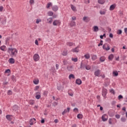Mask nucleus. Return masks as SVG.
Instances as JSON below:
<instances>
[{
    "label": "nucleus",
    "mask_w": 127,
    "mask_h": 127,
    "mask_svg": "<svg viewBox=\"0 0 127 127\" xmlns=\"http://www.w3.org/2000/svg\"><path fill=\"white\" fill-rule=\"evenodd\" d=\"M18 51L15 48H9L7 52L9 53L10 57H16Z\"/></svg>",
    "instance_id": "obj_1"
},
{
    "label": "nucleus",
    "mask_w": 127,
    "mask_h": 127,
    "mask_svg": "<svg viewBox=\"0 0 127 127\" xmlns=\"http://www.w3.org/2000/svg\"><path fill=\"white\" fill-rule=\"evenodd\" d=\"M107 94H108V89L103 87L102 91V95L103 97L106 99L107 98Z\"/></svg>",
    "instance_id": "obj_2"
},
{
    "label": "nucleus",
    "mask_w": 127,
    "mask_h": 127,
    "mask_svg": "<svg viewBox=\"0 0 127 127\" xmlns=\"http://www.w3.org/2000/svg\"><path fill=\"white\" fill-rule=\"evenodd\" d=\"M33 58L35 62H37V61H39V59H40V57L38 54H35L34 55Z\"/></svg>",
    "instance_id": "obj_3"
},
{
    "label": "nucleus",
    "mask_w": 127,
    "mask_h": 127,
    "mask_svg": "<svg viewBox=\"0 0 127 127\" xmlns=\"http://www.w3.org/2000/svg\"><path fill=\"white\" fill-rule=\"evenodd\" d=\"M53 24L54 26H59L61 24V21L60 20H55L54 21Z\"/></svg>",
    "instance_id": "obj_4"
},
{
    "label": "nucleus",
    "mask_w": 127,
    "mask_h": 127,
    "mask_svg": "<svg viewBox=\"0 0 127 127\" xmlns=\"http://www.w3.org/2000/svg\"><path fill=\"white\" fill-rule=\"evenodd\" d=\"M103 49H104V50H106V51H108V50H110V49H111V48H110V45L107 44H106L105 45H103Z\"/></svg>",
    "instance_id": "obj_5"
},
{
    "label": "nucleus",
    "mask_w": 127,
    "mask_h": 127,
    "mask_svg": "<svg viewBox=\"0 0 127 127\" xmlns=\"http://www.w3.org/2000/svg\"><path fill=\"white\" fill-rule=\"evenodd\" d=\"M100 74H101L100 69H97L94 72V75L95 77H100Z\"/></svg>",
    "instance_id": "obj_6"
},
{
    "label": "nucleus",
    "mask_w": 127,
    "mask_h": 127,
    "mask_svg": "<svg viewBox=\"0 0 127 127\" xmlns=\"http://www.w3.org/2000/svg\"><path fill=\"white\" fill-rule=\"evenodd\" d=\"M86 65H87V63H83V62H81V63L80 64V69H85V68H86Z\"/></svg>",
    "instance_id": "obj_7"
},
{
    "label": "nucleus",
    "mask_w": 127,
    "mask_h": 127,
    "mask_svg": "<svg viewBox=\"0 0 127 127\" xmlns=\"http://www.w3.org/2000/svg\"><path fill=\"white\" fill-rule=\"evenodd\" d=\"M36 121V119L35 118L31 119L29 120V124L30 126H33L34 123Z\"/></svg>",
    "instance_id": "obj_8"
},
{
    "label": "nucleus",
    "mask_w": 127,
    "mask_h": 127,
    "mask_svg": "<svg viewBox=\"0 0 127 127\" xmlns=\"http://www.w3.org/2000/svg\"><path fill=\"white\" fill-rule=\"evenodd\" d=\"M79 46H77L75 48L72 49L71 51L74 52L75 53H78L80 50H79Z\"/></svg>",
    "instance_id": "obj_9"
},
{
    "label": "nucleus",
    "mask_w": 127,
    "mask_h": 127,
    "mask_svg": "<svg viewBox=\"0 0 127 127\" xmlns=\"http://www.w3.org/2000/svg\"><path fill=\"white\" fill-rule=\"evenodd\" d=\"M36 94L35 96L36 99H37V100H39V99L41 98V94L40 93V92H38L36 93Z\"/></svg>",
    "instance_id": "obj_10"
},
{
    "label": "nucleus",
    "mask_w": 127,
    "mask_h": 127,
    "mask_svg": "<svg viewBox=\"0 0 127 127\" xmlns=\"http://www.w3.org/2000/svg\"><path fill=\"white\" fill-rule=\"evenodd\" d=\"M83 20L85 22H89V21H90V18L89 17L84 16L83 18Z\"/></svg>",
    "instance_id": "obj_11"
},
{
    "label": "nucleus",
    "mask_w": 127,
    "mask_h": 127,
    "mask_svg": "<svg viewBox=\"0 0 127 127\" xmlns=\"http://www.w3.org/2000/svg\"><path fill=\"white\" fill-rule=\"evenodd\" d=\"M8 62L10 64H14L15 61L14 60L13 58H11L9 59Z\"/></svg>",
    "instance_id": "obj_12"
},
{
    "label": "nucleus",
    "mask_w": 127,
    "mask_h": 127,
    "mask_svg": "<svg viewBox=\"0 0 127 127\" xmlns=\"http://www.w3.org/2000/svg\"><path fill=\"white\" fill-rule=\"evenodd\" d=\"M58 9H59V7H58V6H57V5H54L52 7V10H53V11H55V12L57 11Z\"/></svg>",
    "instance_id": "obj_13"
},
{
    "label": "nucleus",
    "mask_w": 127,
    "mask_h": 127,
    "mask_svg": "<svg viewBox=\"0 0 127 127\" xmlns=\"http://www.w3.org/2000/svg\"><path fill=\"white\" fill-rule=\"evenodd\" d=\"M75 83L77 85H81L82 84V80L80 78H77L76 80Z\"/></svg>",
    "instance_id": "obj_14"
},
{
    "label": "nucleus",
    "mask_w": 127,
    "mask_h": 127,
    "mask_svg": "<svg viewBox=\"0 0 127 127\" xmlns=\"http://www.w3.org/2000/svg\"><path fill=\"white\" fill-rule=\"evenodd\" d=\"M66 45L67 46L71 47V46H73V45H75V43H73V42H67L66 43Z\"/></svg>",
    "instance_id": "obj_15"
},
{
    "label": "nucleus",
    "mask_w": 127,
    "mask_h": 127,
    "mask_svg": "<svg viewBox=\"0 0 127 127\" xmlns=\"http://www.w3.org/2000/svg\"><path fill=\"white\" fill-rule=\"evenodd\" d=\"M93 31L94 32H98V31H99V27H98V26H94L93 27Z\"/></svg>",
    "instance_id": "obj_16"
},
{
    "label": "nucleus",
    "mask_w": 127,
    "mask_h": 127,
    "mask_svg": "<svg viewBox=\"0 0 127 127\" xmlns=\"http://www.w3.org/2000/svg\"><path fill=\"white\" fill-rule=\"evenodd\" d=\"M11 117H12V115H7L6 116V119L8 121H9V122H10V121H11V120H12V118H11Z\"/></svg>",
    "instance_id": "obj_17"
},
{
    "label": "nucleus",
    "mask_w": 127,
    "mask_h": 127,
    "mask_svg": "<svg viewBox=\"0 0 127 127\" xmlns=\"http://www.w3.org/2000/svg\"><path fill=\"white\" fill-rule=\"evenodd\" d=\"M33 83L35 85H38L39 84V80L38 79H34L33 80Z\"/></svg>",
    "instance_id": "obj_18"
},
{
    "label": "nucleus",
    "mask_w": 127,
    "mask_h": 127,
    "mask_svg": "<svg viewBox=\"0 0 127 127\" xmlns=\"http://www.w3.org/2000/svg\"><path fill=\"white\" fill-rule=\"evenodd\" d=\"M116 8V4H112L110 7V10H114Z\"/></svg>",
    "instance_id": "obj_19"
},
{
    "label": "nucleus",
    "mask_w": 127,
    "mask_h": 127,
    "mask_svg": "<svg viewBox=\"0 0 127 127\" xmlns=\"http://www.w3.org/2000/svg\"><path fill=\"white\" fill-rule=\"evenodd\" d=\"M99 60H100V62H105V61L106 60V57L102 56L100 58Z\"/></svg>",
    "instance_id": "obj_20"
},
{
    "label": "nucleus",
    "mask_w": 127,
    "mask_h": 127,
    "mask_svg": "<svg viewBox=\"0 0 127 127\" xmlns=\"http://www.w3.org/2000/svg\"><path fill=\"white\" fill-rule=\"evenodd\" d=\"M70 27H73V26H76V22L74 21H71L70 23L69 24Z\"/></svg>",
    "instance_id": "obj_21"
},
{
    "label": "nucleus",
    "mask_w": 127,
    "mask_h": 127,
    "mask_svg": "<svg viewBox=\"0 0 127 127\" xmlns=\"http://www.w3.org/2000/svg\"><path fill=\"white\" fill-rule=\"evenodd\" d=\"M91 59L93 61H95V60H97V55H91Z\"/></svg>",
    "instance_id": "obj_22"
},
{
    "label": "nucleus",
    "mask_w": 127,
    "mask_h": 127,
    "mask_svg": "<svg viewBox=\"0 0 127 127\" xmlns=\"http://www.w3.org/2000/svg\"><path fill=\"white\" fill-rule=\"evenodd\" d=\"M11 79L14 83H15V82H16V77L14 76V75H12L11 76Z\"/></svg>",
    "instance_id": "obj_23"
},
{
    "label": "nucleus",
    "mask_w": 127,
    "mask_h": 127,
    "mask_svg": "<svg viewBox=\"0 0 127 127\" xmlns=\"http://www.w3.org/2000/svg\"><path fill=\"white\" fill-rule=\"evenodd\" d=\"M5 48H6V47L5 45H3L0 47V49L2 51H5Z\"/></svg>",
    "instance_id": "obj_24"
},
{
    "label": "nucleus",
    "mask_w": 127,
    "mask_h": 127,
    "mask_svg": "<svg viewBox=\"0 0 127 127\" xmlns=\"http://www.w3.org/2000/svg\"><path fill=\"white\" fill-rule=\"evenodd\" d=\"M98 2L100 4H104V3L105 2V0H98Z\"/></svg>",
    "instance_id": "obj_25"
},
{
    "label": "nucleus",
    "mask_w": 127,
    "mask_h": 127,
    "mask_svg": "<svg viewBox=\"0 0 127 127\" xmlns=\"http://www.w3.org/2000/svg\"><path fill=\"white\" fill-rule=\"evenodd\" d=\"M113 76L117 77V76H119V72H118L117 71H113Z\"/></svg>",
    "instance_id": "obj_26"
},
{
    "label": "nucleus",
    "mask_w": 127,
    "mask_h": 127,
    "mask_svg": "<svg viewBox=\"0 0 127 127\" xmlns=\"http://www.w3.org/2000/svg\"><path fill=\"white\" fill-rule=\"evenodd\" d=\"M108 59L109 60H113V59H114V55L111 54L108 57Z\"/></svg>",
    "instance_id": "obj_27"
},
{
    "label": "nucleus",
    "mask_w": 127,
    "mask_h": 127,
    "mask_svg": "<svg viewBox=\"0 0 127 127\" xmlns=\"http://www.w3.org/2000/svg\"><path fill=\"white\" fill-rule=\"evenodd\" d=\"M52 17H50L49 18L47 19L48 23L51 24V23H52Z\"/></svg>",
    "instance_id": "obj_28"
},
{
    "label": "nucleus",
    "mask_w": 127,
    "mask_h": 127,
    "mask_svg": "<svg viewBox=\"0 0 127 127\" xmlns=\"http://www.w3.org/2000/svg\"><path fill=\"white\" fill-rule=\"evenodd\" d=\"M70 6L72 10H73V11H76V10H77L76 9V7L75 6H73V4H71Z\"/></svg>",
    "instance_id": "obj_29"
},
{
    "label": "nucleus",
    "mask_w": 127,
    "mask_h": 127,
    "mask_svg": "<svg viewBox=\"0 0 127 127\" xmlns=\"http://www.w3.org/2000/svg\"><path fill=\"white\" fill-rule=\"evenodd\" d=\"M85 59H90V54H87L84 55Z\"/></svg>",
    "instance_id": "obj_30"
},
{
    "label": "nucleus",
    "mask_w": 127,
    "mask_h": 127,
    "mask_svg": "<svg viewBox=\"0 0 127 127\" xmlns=\"http://www.w3.org/2000/svg\"><path fill=\"white\" fill-rule=\"evenodd\" d=\"M102 120L103 122H106V121H108V118H105V115H103L102 116Z\"/></svg>",
    "instance_id": "obj_31"
},
{
    "label": "nucleus",
    "mask_w": 127,
    "mask_h": 127,
    "mask_svg": "<svg viewBox=\"0 0 127 127\" xmlns=\"http://www.w3.org/2000/svg\"><path fill=\"white\" fill-rule=\"evenodd\" d=\"M121 120V122H122L123 123L127 122V118H126L125 117H122Z\"/></svg>",
    "instance_id": "obj_32"
},
{
    "label": "nucleus",
    "mask_w": 127,
    "mask_h": 127,
    "mask_svg": "<svg viewBox=\"0 0 127 127\" xmlns=\"http://www.w3.org/2000/svg\"><path fill=\"white\" fill-rule=\"evenodd\" d=\"M77 119H83V115L81 114H79L77 115Z\"/></svg>",
    "instance_id": "obj_33"
},
{
    "label": "nucleus",
    "mask_w": 127,
    "mask_h": 127,
    "mask_svg": "<svg viewBox=\"0 0 127 127\" xmlns=\"http://www.w3.org/2000/svg\"><path fill=\"white\" fill-rule=\"evenodd\" d=\"M29 104L31 105V106H33V105H34V100H30L29 101Z\"/></svg>",
    "instance_id": "obj_34"
},
{
    "label": "nucleus",
    "mask_w": 127,
    "mask_h": 127,
    "mask_svg": "<svg viewBox=\"0 0 127 127\" xmlns=\"http://www.w3.org/2000/svg\"><path fill=\"white\" fill-rule=\"evenodd\" d=\"M69 79H71L72 78V79H75V75L73 74H70L68 76Z\"/></svg>",
    "instance_id": "obj_35"
},
{
    "label": "nucleus",
    "mask_w": 127,
    "mask_h": 127,
    "mask_svg": "<svg viewBox=\"0 0 127 127\" xmlns=\"http://www.w3.org/2000/svg\"><path fill=\"white\" fill-rule=\"evenodd\" d=\"M85 69H86V70H90L91 66H90L89 65L87 64L86 66H85Z\"/></svg>",
    "instance_id": "obj_36"
},
{
    "label": "nucleus",
    "mask_w": 127,
    "mask_h": 127,
    "mask_svg": "<svg viewBox=\"0 0 127 127\" xmlns=\"http://www.w3.org/2000/svg\"><path fill=\"white\" fill-rule=\"evenodd\" d=\"M67 69L68 71H72V69H73V66H67Z\"/></svg>",
    "instance_id": "obj_37"
},
{
    "label": "nucleus",
    "mask_w": 127,
    "mask_h": 127,
    "mask_svg": "<svg viewBox=\"0 0 127 127\" xmlns=\"http://www.w3.org/2000/svg\"><path fill=\"white\" fill-rule=\"evenodd\" d=\"M63 56H67L68 55V52L67 51H64L62 53Z\"/></svg>",
    "instance_id": "obj_38"
},
{
    "label": "nucleus",
    "mask_w": 127,
    "mask_h": 127,
    "mask_svg": "<svg viewBox=\"0 0 127 127\" xmlns=\"http://www.w3.org/2000/svg\"><path fill=\"white\" fill-rule=\"evenodd\" d=\"M54 13L51 11H50L48 12V15H49V16H52V15H53Z\"/></svg>",
    "instance_id": "obj_39"
},
{
    "label": "nucleus",
    "mask_w": 127,
    "mask_h": 127,
    "mask_svg": "<svg viewBox=\"0 0 127 127\" xmlns=\"http://www.w3.org/2000/svg\"><path fill=\"white\" fill-rule=\"evenodd\" d=\"M51 5H52V3H51V2L48 3L47 5V6H46L47 8H49V7L50 6H51Z\"/></svg>",
    "instance_id": "obj_40"
},
{
    "label": "nucleus",
    "mask_w": 127,
    "mask_h": 127,
    "mask_svg": "<svg viewBox=\"0 0 127 127\" xmlns=\"http://www.w3.org/2000/svg\"><path fill=\"white\" fill-rule=\"evenodd\" d=\"M122 33H123V31H122V30L119 29L117 30V34L120 35L122 34Z\"/></svg>",
    "instance_id": "obj_41"
},
{
    "label": "nucleus",
    "mask_w": 127,
    "mask_h": 127,
    "mask_svg": "<svg viewBox=\"0 0 127 127\" xmlns=\"http://www.w3.org/2000/svg\"><path fill=\"white\" fill-rule=\"evenodd\" d=\"M47 95H48V91H45L43 92V95L47 97Z\"/></svg>",
    "instance_id": "obj_42"
},
{
    "label": "nucleus",
    "mask_w": 127,
    "mask_h": 127,
    "mask_svg": "<svg viewBox=\"0 0 127 127\" xmlns=\"http://www.w3.org/2000/svg\"><path fill=\"white\" fill-rule=\"evenodd\" d=\"M18 108V106L17 105H14L13 107V111H16Z\"/></svg>",
    "instance_id": "obj_43"
},
{
    "label": "nucleus",
    "mask_w": 127,
    "mask_h": 127,
    "mask_svg": "<svg viewBox=\"0 0 127 127\" xmlns=\"http://www.w3.org/2000/svg\"><path fill=\"white\" fill-rule=\"evenodd\" d=\"M70 108H69V107H67V109H64V112H65V113H69V112H70Z\"/></svg>",
    "instance_id": "obj_44"
},
{
    "label": "nucleus",
    "mask_w": 127,
    "mask_h": 127,
    "mask_svg": "<svg viewBox=\"0 0 127 127\" xmlns=\"http://www.w3.org/2000/svg\"><path fill=\"white\" fill-rule=\"evenodd\" d=\"M57 89L58 90V91H62V86H57Z\"/></svg>",
    "instance_id": "obj_45"
},
{
    "label": "nucleus",
    "mask_w": 127,
    "mask_h": 127,
    "mask_svg": "<svg viewBox=\"0 0 127 127\" xmlns=\"http://www.w3.org/2000/svg\"><path fill=\"white\" fill-rule=\"evenodd\" d=\"M29 3L31 5H33V4H34V0H30Z\"/></svg>",
    "instance_id": "obj_46"
},
{
    "label": "nucleus",
    "mask_w": 127,
    "mask_h": 127,
    "mask_svg": "<svg viewBox=\"0 0 127 127\" xmlns=\"http://www.w3.org/2000/svg\"><path fill=\"white\" fill-rule=\"evenodd\" d=\"M41 21H42L41 19H37L36 21V23L38 24L39 22H41Z\"/></svg>",
    "instance_id": "obj_47"
},
{
    "label": "nucleus",
    "mask_w": 127,
    "mask_h": 127,
    "mask_svg": "<svg viewBox=\"0 0 127 127\" xmlns=\"http://www.w3.org/2000/svg\"><path fill=\"white\" fill-rule=\"evenodd\" d=\"M72 61H73V62H77L78 61V58H72L71 59Z\"/></svg>",
    "instance_id": "obj_48"
},
{
    "label": "nucleus",
    "mask_w": 127,
    "mask_h": 127,
    "mask_svg": "<svg viewBox=\"0 0 127 127\" xmlns=\"http://www.w3.org/2000/svg\"><path fill=\"white\" fill-rule=\"evenodd\" d=\"M7 95H8L9 96H10V95H12V91H11V90H8Z\"/></svg>",
    "instance_id": "obj_49"
},
{
    "label": "nucleus",
    "mask_w": 127,
    "mask_h": 127,
    "mask_svg": "<svg viewBox=\"0 0 127 127\" xmlns=\"http://www.w3.org/2000/svg\"><path fill=\"white\" fill-rule=\"evenodd\" d=\"M1 23L3 25L5 24V23H6V19H3L2 21L1 22Z\"/></svg>",
    "instance_id": "obj_50"
},
{
    "label": "nucleus",
    "mask_w": 127,
    "mask_h": 127,
    "mask_svg": "<svg viewBox=\"0 0 127 127\" xmlns=\"http://www.w3.org/2000/svg\"><path fill=\"white\" fill-rule=\"evenodd\" d=\"M63 63H64V65L65 66H66V65H67L68 64V61L64 60L63 61Z\"/></svg>",
    "instance_id": "obj_51"
},
{
    "label": "nucleus",
    "mask_w": 127,
    "mask_h": 127,
    "mask_svg": "<svg viewBox=\"0 0 127 127\" xmlns=\"http://www.w3.org/2000/svg\"><path fill=\"white\" fill-rule=\"evenodd\" d=\"M124 97L122 95H120L118 96V100H121V99H123Z\"/></svg>",
    "instance_id": "obj_52"
},
{
    "label": "nucleus",
    "mask_w": 127,
    "mask_h": 127,
    "mask_svg": "<svg viewBox=\"0 0 127 127\" xmlns=\"http://www.w3.org/2000/svg\"><path fill=\"white\" fill-rule=\"evenodd\" d=\"M5 73H8V74H9V73H10V69H6L5 71Z\"/></svg>",
    "instance_id": "obj_53"
},
{
    "label": "nucleus",
    "mask_w": 127,
    "mask_h": 127,
    "mask_svg": "<svg viewBox=\"0 0 127 127\" xmlns=\"http://www.w3.org/2000/svg\"><path fill=\"white\" fill-rule=\"evenodd\" d=\"M110 93H111L112 94H113V95H115V90H114L113 89H111Z\"/></svg>",
    "instance_id": "obj_54"
},
{
    "label": "nucleus",
    "mask_w": 127,
    "mask_h": 127,
    "mask_svg": "<svg viewBox=\"0 0 127 127\" xmlns=\"http://www.w3.org/2000/svg\"><path fill=\"white\" fill-rule=\"evenodd\" d=\"M115 118H116V119H120V118H121V115L117 114L115 115Z\"/></svg>",
    "instance_id": "obj_55"
},
{
    "label": "nucleus",
    "mask_w": 127,
    "mask_h": 127,
    "mask_svg": "<svg viewBox=\"0 0 127 127\" xmlns=\"http://www.w3.org/2000/svg\"><path fill=\"white\" fill-rule=\"evenodd\" d=\"M38 89H39V86H36L35 88H34V91H37V90H38Z\"/></svg>",
    "instance_id": "obj_56"
},
{
    "label": "nucleus",
    "mask_w": 127,
    "mask_h": 127,
    "mask_svg": "<svg viewBox=\"0 0 127 127\" xmlns=\"http://www.w3.org/2000/svg\"><path fill=\"white\" fill-rule=\"evenodd\" d=\"M84 2L86 4H88L90 2V0H84Z\"/></svg>",
    "instance_id": "obj_57"
},
{
    "label": "nucleus",
    "mask_w": 127,
    "mask_h": 127,
    "mask_svg": "<svg viewBox=\"0 0 127 127\" xmlns=\"http://www.w3.org/2000/svg\"><path fill=\"white\" fill-rule=\"evenodd\" d=\"M103 45V40H100V43L98 45V46H101Z\"/></svg>",
    "instance_id": "obj_58"
},
{
    "label": "nucleus",
    "mask_w": 127,
    "mask_h": 127,
    "mask_svg": "<svg viewBox=\"0 0 127 127\" xmlns=\"http://www.w3.org/2000/svg\"><path fill=\"white\" fill-rule=\"evenodd\" d=\"M108 122H109V124L110 125H112V119H111V118L109 119Z\"/></svg>",
    "instance_id": "obj_59"
},
{
    "label": "nucleus",
    "mask_w": 127,
    "mask_h": 127,
    "mask_svg": "<svg viewBox=\"0 0 127 127\" xmlns=\"http://www.w3.org/2000/svg\"><path fill=\"white\" fill-rule=\"evenodd\" d=\"M100 14H106V12L100 11Z\"/></svg>",
    "instance_id": "obj_60"
},
{
    "label": "nucleus",
    "mask_w": 127,
    "mask_h": 127,
    "mask_svg": "<svg viewBox=\"0 0 127 127\" xmlns=\"http://www.w3.org/2000/svg\"><path fill=\"white\" fill-rule=\"evenodd\" d=\"M35 44H36V45H39V44H38V40H35Z\"/></svg>",
    "instance_id": "obj_61"
},
{
    "label": "nucleus",
    "mask_w": 127,
    "mask_h": 127,
    "mask_svg": "<svg viewBox=\"0 0 127 127\" xmlns=\"http://www.w3.org/2000/svg\"><path fill=\"white\" fill-rule=\"evenodd\" d=\"M3 10V6H0V11H2Z\"/></svg>",
    "instance_id": "obj_62"
},
{
    "label": "nucleus",
    "mask_w": 127,
    "mask_h": 127,
    "mask_svg": "<svg viewBox=\"0 0 127 127\" xmlns=\"http://www.w3.org/2000/svg\"><path fill=\"white\" fill-rule=\"evenodd\" d=\"M106 41H108V42L109 43L111 42V39H110V38H107Z\"/></svg>",
    "instance_id": "obj_63"
},
{
    "label": "nucleus",
    "mask_w": 127,
    "mask_h": 127,
    "mask_svg": "<svg viewBox=\"0 0 127 127\" xmlns=\"http://www.w3.org/2000/svg\"><path fill=\"white\" fill-rule=\"evenodd\" d=\"M124 31L126 34H127V28H124Z\"/></svg>",
    "instance_id": "obj_64"
}]
</instances>
